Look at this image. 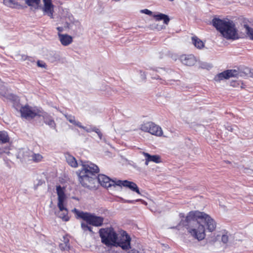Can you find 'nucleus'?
<instances>
[{
	"label": "nucleus",
	"mask_w": 253,
	"mask_h": 253,
	"mask_svg": "<svg viewBox=\"0 0 253 253\" xmlns=\"http://www.w3.org/2000/svg\"><path fill=\"white\" fill-rule=\"evenodd\" d=\"M185 227L188 232L195 239L202 241L206 237L205 228L210 232L215 231L216 222L209 214L199 211H189L184 220L179 225Z\"/></svg>",
	"instance_id": "f257e3e1"
},
{
	"label": "nucleus",
	"mask_w": 253,
	"mask_h": 253,
	"mask_svg": "<svg viewBox=\"0 0 253 253\" xmlns=\"http://www.w3.org/2000/svg\"><path fill=\"white\" fill-rule=\"evenodd\" d=\"M99 172L98 167L94 164L83 165L82 169L77 172L80 183L88 189L95 188L97 182L106 188L117 186V181L110 179L106 175L98 174Z\"/></svg>",
	"instance_id": "f03ea898"
},
{
	"label": "nucleus",
	"mask_w": 253,
	"mask_h": 253,
	"mask_svg": "<svg viewBox=\"0 0 253 253\" xmlns=\"http://www.w3.org/2000/svg\"><path fill=\"white\" fill-rule=\"evenodd\" d=\"M212 23L216 29L226 39L236 40L239 38L238 31L232 21L214 18L212 20Z\"/></svg>",
	"instance_id": "7ed1b4c3"
},
{
	"label": "nucleus",
	"mask_w": 253,
	"mask_h": 253,
	"mask_svg": "<svg viewBox=\"0 0 253 253\" xmlns=\"http://www.w3.org/2000/svg\"><path fill=\"white\" fill-rule=\"evenodd\" d=\"M56 191L58 196L57 206L59 210L57 213V216L64 221H68L70 217L68 215V210L65 207L66 196L64 189L60 185H58L56 186Z\"/></svg>",
	"instance_id": "20e7f679"
},
{
	"label": "nucleus",
	"mask_w": 253,
	"mask_h": 253,
	"mask_svg": "<svg viewBox=\"0 0 253 253\" xmlns=\"http://www.w3.org/2000/svg\"><path fill=\"white\" fill-rule=\"evenodd\" d=\"M72 211L76 215L77 218L83 219L90 225L99 227L103 224L104 218L102 216H96L90 212L80 211L76 208L72 210Z\"/></svg>",
	"instance_id": "39448f33"
},
{
	"label": "nucleus",
	"mask_w": 253,
	"mask_h": 253,
	"mask_svg": "<svg viewBox=\"0 0 253 253\" xmlns=\"http://www.w3.org/2000/svg\"><path fill=\"white\" fill-rule=\"evenodd\" d=\"M101 242L109 247L116 246L118 239V234L112 227L103 228L99 231Z\"/></svg>",
	"instance_id": "423d86ee"
},
{
	"label": "nucleus",
	"mask_w": 253,
	"mask_h": 253,
	"mask_svg": "<svg viewBox=\"0 0 253 253\" xmlns=\"http://www.w3.org/2000/svg\"><path fill=\"white\" fill-rule=\"evenodd\" d=\"M21 117L26 119H33L36 117H41L43 113V110L38 107H32L26 104L21 107L20 109Z\"/></svg>",
	"instance_id": "0eeeda50"
},
{
	"label": "nucleus",
	"mask_w": 253,
	"mask_h": 253,
	"mask_svg": "<svg viewBox=\"0 0 253 253\" xmlns=\"http://www.w3.org/2000/svg\"><path fill=\"white\" fill-rule=\"evenodd\" d=\"M140 129L156 136H162L163 134L162 128L152 122L143 123L140 126Z\"/></svg>",
	"instance_id": "6e6552de"
},
{
	"label": "nucleus",
	"mask_w": 253,
	"mask_h": 253,
	"mask_svg": "<svg viewBox=\"0 0 253 253\" xmlns=\"http://www.w3.org/2000/svg\"><path fill=\"white\" fill-rule=\"evenodd\" d=\"M131 238L126 231H123L119 237H118L116 246L120 247L124 250L130 248Z\"/></svg>",
	"instance_id": "1a4fd4ad"
},
{
	"label": "nucleus",
	"mask_w": 253,
	"mask_h": 253,
	"mask_svg": "<svg viewBox=\"0 0 253 253\" xmlns=\"http://www.w3.org/2000/svg\"><path fill=\"white\" fill-rule=\"evenodd\" d=\"M239 72L236 70H227L216 75L214 80L217 82H220L224 79H228L231 77H236L238 76Z\"/></svg>",
	"instance_id": "9d476101"
},
{
	"label": "nucleus",
	"mask_w": 253,
	"mask_h": 253,
	"mask_svg": "<svg viewBox=\"0 0 253 253\" xmlns=\"http://www.w3.org/2000/svg\"><path fill=\"white\" fill-rule=\"evenodd\" d=\"M117 186L125 187L129 188L133 192H135L139 195H141L139 188L134 182L128 180H117Z\"/></svg>",
	"instance_id": "9b49d317"
},
{
	"label": "nucleus",
	"mask_w": 253,
	"mask_h": 253,
	"mask_svg": "<svg viewBox=\"0 0 253 253\" xmlns=\"http://www.w3.org/2000/svg\"><path fill=\"white\" fill-rule=\"evenodd\" d=\"M179 59L182 64L189 66L194 65L197 62L195 57L192 54L182 55L180 56Z\"/></svg>",
	"instance_id": "f8f14e48"
},
{
	"label": "nucleus",
	"mask_w": 253,
	"mask_h": 253,
	"mask_svg": "<svg viewBox=\"0 0 253 253\" xmlns=\"http://www.w3.org/2000/svg\"><path fill=\"white\" fill-rule=\"evenodd\" d=\"M44 6L43 8V11L48 14L51 18H53V5L52 3L51 0H43Z\"/></svg>",
	"instance_id": "ddd939ff"
},
{
	"label": "nucleus",
	"mask_w": 253,
	"mask_h": 253,
	"mask_svg": "<svg viewBox=\"0 0 253 253\" xmlns=\"http://www.w3.org/2000/svg\"><path fill=\"white\" fill-rule=\"evenodd\" d=\"M59 40L63 46H68L72 43L73 37L68 34H59Z\"/></svg>",
	"instance_id": "4468645a"
},
{
	"label": "nucleus",
	"mask_w": 253,
	"mask_h": 253,
	"mask_svg": "<svg viewBox=\"0 0 253 253\" xmlns=\"http://www.w3.org/2000/svg\"><path fill=\"white\" fill-rule=\"evenodd\" d=\"M43 118L44 123L49 126L50 127L55 128L56 124L53 118L49 116L47 113L43 111L42 116Z\"/></svg>",
	"instance_id": "2eb2a0df"
},
{
	"label": "nucleus",
	"mask_w": 253,
	"mask_h": 253,
	"mask_svg": "<svg viewBox=\"0 0 253 253\" xmlns=\"http://www.w3.org/2000/svg\"><path fill=\"white\" fill-rule=\"evenodd\" d=\"M143 155L146 158L145 164L146 165L148 164L149 162H153L155 163H160L161 162V157L159 155H151L145 152H143Z\"/></svg>",
	"instance_id": "dca6fc26"
},
{
	"label": "nucleus",
	"mask_w": 253,
	"mask_h": 253,
	"mask_svg": "<svg viewBox=\"0 0 253 253\" xmlns=\"http://www.w3.org/2000/svg\"><path fill=\"white\" fill-rule=\"evenodd\" d=\"M66 161L68 164L72 167L77 168L78 166V163L76 158L69 153L65 154Z\"/></svg>",
	"instance_id": "f3484780"
},
{
	"label": "nucleus",
	"mask_w": 253,
	"mask_h": 253,
	"mask_svg": "<svg viewBox=\"0 0 253 253\" xmlns=\"http://www.w3.org/2000/svg\"><path fill=\"white\" fill-rule=\"evenodd\" d=\"M153 17L156 21L163 20L164 23L168 25L170 21V19L167 15L163 13L155 14Z\"/></svg>",
	"instance_id": "a211bd4d"
},
{
	"label": "nucleus",
	"mask_w": 253,
	"mask_h": 253,
	"mask_svg": "<svg viewBox=\"0 0 253 253\" xmlns=\"http://www.w3.org/2000/svg\"><path fill=\"white\" fill-rule=\"evenodd\" d=\"M3 4L9 7L14 8H20L22 6L18 2L14 0H3Z\"/></svg>",
	"instance_id": "6ab92c4d"
},
{
	"label": "nucleus",
	"mask_w": 253,
	"mask_h": 253,
	"mask_svg": "<svg viewBox=\"0 0 253 253\" xmlns=\"http://www.w3.org/2000/svg\"><path fill=\"white\" fill-rule=\"evenodd\" d=\"M10 141L9 136L5 131H0V143L5 144Z\"/></svg>",
	"instance_id": "aec40b11"
},
{
	"label": "nucleus",
	"mask_w": 253,
	"mask_h": 253,
	"mask_svg": "<svg viewBox=\"0 0 253 253\" xmlns=\"http://www.w3.org/2000/svg\"><path fill=\"white\" fill-rule=\"evenodd\" d=\"M41 0H25V3L29 6L37 9L40 6Z\"/></svg>",
	"instance_id": "412c9836"
},
{
	"label": "nucleus",
	"mask_w": 253,
	"mask_h": 253,
	"mask_svg": "<svg viewBox=\"0 0 253 253\" xmlns=\"http://www.w3.org/2000/svg\"><path fill=\"white\" fill-rule=\"evenodd\" d=\"M192 40L193 43L197 48L201 49L204 46L203 42L196 36L193 37Z\"/></svg>",
	"instance_id": "4be33fe9"
},
{
	"label": "nucleus",
	"mask_w": 253,
	"mask_h": 253,
	"mask_svg": "<svg viewBox=\"0 0 253 253\" xmlns=\"http://www.w3.org/2000/svg\"><path fill=\"white\" fill-rule=\"evenodd\" d=\"M63 242L64 243V247H63L64 245L63 244H60L59 245V247L61 250H68L69 249V239L68 236L66 235L63 236Z\"/></svg>",
	"instance_id": "5701e85b"
},
{
	"label": "nucleus",
	"mask_w": 253,
	"mask_h": 253,
	"mask_svg": "<svg viewBox=\"0 0 253 253\" xmlns=\"http://www.w3.org/2000/svg\"><path fill=\"white\" fill-rule=\"evenodd\" d=\"M32 160L35 163H39L42 161L43 157L40 154L33 153L31 155Z\"/></svg>",
	"instance_id": "b1692460"
},
{
	"label": "nucleus",
	"mask_w": 253,
	"mask_h": 253,
	"mask_svg": "<svg viewBox=\"0 0 253 253\" xmlns=\"http://www.w3.org/2000/svg\"><path fill=\"white\" fill-rule=\"evenodd\" d=\"M69 122L79 127H82L81 123L80 122H76L74 116H69L67 117Z\"/></svg>",
	"instance_id": "393cba45"
},
{
	"label": "nucleus",
	"mask_w": 253,
	"mask_h": 253,
	"mask_svg": "<svg viewBox=\"0 0 253 253\" xmlns=\"http://www.w3.org/2000/svg\"><path fill=\"white\" fill-rule=\"evenodd\" d=\"M244 27L246 29V32L250 39L253 40V29L250 27L248 25L245 24Z\"/></svg>",
	"instance_id": "a878e982"
},
{
	"label": "nucleus",
	"mask_w": 253,
	"mask_h": 253,
	"mask_svg": "<svg viewBox=\"0 0 253 253\" xmlns=\"http://www.w3.org/2000/svg\"><path fill=\"white\" fill-rule=\"evenodd\" d=\"M1 91L4 92L5 91V87L4 86V82H3L0 79V95H2V93L1 92Z\"/></svg>",
	"instance_id": "bb28decb"
},
{
	"label": "nucleus",
	"mask_w": 253,
	"mask_h": 253,
	"mask_svg": "<svg viewBox=\"0 0 253 253\" xmlns=\"http://www.w3.org/2000/svg\"><path fill=\"white\" fill-rule=\"evenodd\" d=\"M89 226H89L87 223L84 222H82L81 223V227L84 231H87L88 229H89Z\"/></svg>",
	"instance_id": "cd10ccee"
},
{
	"label": "nucleus",
	"mask_w": 253,
	"mask_h": 253,
	"mask_svg": "<svg viewBox=\"0 0 253 253\" xmlns=\"http://www.w3.org/2000/svg\"><path fill=\"white\" fill-rule=\"evenodd\" d=\"M222 242L226 244L228 242V236L226 234L223 235L221 237Z\"/></svg>",
	"instance_id": "c85d7f7f"
},
{
	"label": "nucleus",
	"mask_w": 253,
	"mask_h": 253,
	"mask_svg": "<svg viewBox=\"0 0 253 253\" xmlns=\"http://www.w3.org/2000/svg\"><path fill=\"white\" fill-rule=\"evenodd\" d=\"M141 12L143 13H145L146 14H147L148 15H152V12L147 9H144L141 10Z\"/></svg>",
	"instance_id": "c756f323"
},
{
	"label": "nucleus",
	"mask_w": 253,
	"mask_h": 253,
	"mask_svg": "<svg viewBox=\"0 0 253 253\" xmlns=\"http://www.w3.org/2000/svg\"><path fill=\"white\" fill-rule=\"evenodd\" d=\"M37 65L39 66V67H43V68H45L46 65V64H45V63L42 62V61H38L37 62Z\"/></svg>",
	"instance_id": "7c9ffc66"
},
{
	"label": "nucleus",
	"mask_w": 253,
	"mask_h": 253,
	"mask_svg": "<svg viewBox=\"0 0 253 253\" xmlns=\"http://www.w3.org/2000/svg\"><path fill=\"white\" fill-rule=\"evenodd\" d=\"M56 29L58 31V36L59 37V34H62L61 33L64 31V28L62 27H58L56 28Z\"/></svg>",
	"instance_id": "2f4dec72"
},
{
	"label": "nucleus",
	"mask_w": 253,
	"mask_h": 253,
	"mask_svg": "<svg viewBox=\"0 0 253 253\" xmlns=\"http://www.w3.org/2000/svg\"><path fill=\"white\" fill-rule=\"evenodd\" d=\"M140 200V199H137L135 201H134V200H126V202L127 203H129V204H134L135 203V202L139 201Z\"/></svg>",
	"instance_id": "473e14b6"
},
{
	"label": "nucleus",
	"mask_w": 253,
	"mask_h": 253,
	"mask_svg": "<svg viewBox=\"0 0 253 253\" xmlns=\"http://www.w3.org/2000/svg\"><path fill=\"white\" fill-rule=\"evenodd\" d=\"M127 253H140L136 249H131L130 251L128 252Z\"/></svg>",
	"instance_id": "72a5a7b5"
},
{
	"label": "nucleus",
	"mask_w": 253,
	"mask_h": 253,
	"mask_svg": "<svg viewBox=\"0 0 253 253\" xmlns=\"http://www.w3.org/2000/svg\"><path fill=\"white\" fill-rule=\"evenodd\" d=\"M9 150H10V148L8 147L6 148L5 150L1 151L0 152V153H5L6 154H9V153H10V152L9 151Z\"/></svg>",
	"instance_id": "f704fd0d"
},
{
	"label": "nucleus",
	"mask_w": 253,
	"mask_h": 253,
	"mask_svg": "<svg viewBox=\"0 0 253 253\" xmlns=\"http://www.w3.org/2000/svg\"><path fill=\"white\" fill-rule=\"evenodd\" d=\"M227 129L229 131H233V128L231 127V126H227Z\"/></svg>",
	"instance_id": "c9c22d12"
},
{
	"label": "nucleus",
	"mask_w": 253,
	"mask_h": 253,
	"mask_svg": "<svg viewBox=\"0 0 253 253\" xmlns=\"http://www.w3.org/2000/svg\"><path fill=\"white\" fill-rule=\"evenodd\" d=\"M92 228L90 226L89 227V229H88L87 231H89L90 232H92Z\"/></svg>",
	"instance_id": "e433bc0d"
},
{
	"label": "nucleus",
	"mask_w": 253,
	"mask_h": 253,
	"mask_svg": "<svg viewBox=\"0 0 253 253\" xmlns=\"http://www.w3.org/2000/svg\"><path fill=\"white\" fill-rule=\"evenodd\" d=\"M231 84V85L232 86H236L235 84H236V83L235 82H232Z\"/></svg>",
	"instance_id": "4c0bfd02"
},
{
	"label": "nucleus",
	"mask_w": 253,
	"mask_h": 253,
	"mask_svg": "<svg viewBox=\"0 0 253 253\" xmlns=\"http://www.w3.org/2000/svg\"><path fill=\"white\" fill-rule=\"evenodd\" d=\"M28 58V56H26V58L25 59H27Z\"/></svg>",
	"instance_id": "58836bf2"
}]
</instances>
